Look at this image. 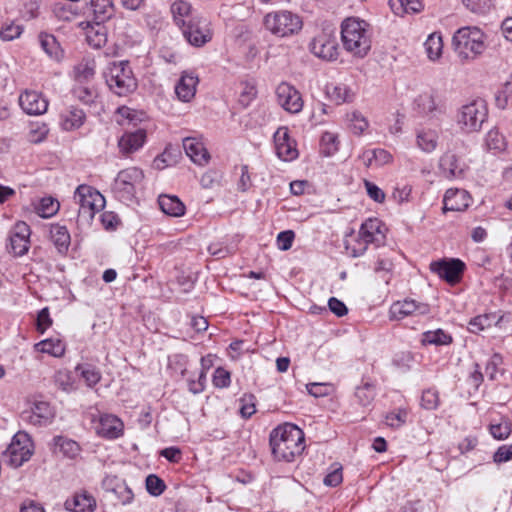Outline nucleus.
Wrapping results in <instances>:
<instances>
[{"label":"nucleus","instance_id":"1","mask_svg":"<svg viewBox=\"0 0 512 512\" xmlns=\"http://www.w3.org/2000/svg\"><path fill=\"white\" fill-rule=\"evenodd\" d=\"M270 446L276 460L293 462L305 448L304 432L291 423L279 425L270 433Z\"/></svg>","mask_w":512,"mask_h":512},{"label":"nucleus","instance_id":"2","mask_svg":"<svg viewBox=\"0 0 512 512\" xmlns=\"http://www.w3.org/2000/svg\"><path fill=\"white\" fill-rule=\"evenodd\" d=\"M343 48L353 57L364 58L371 49L369 24L356 17L345 19L341 24Z\"/></svg>","mask_w":512,"mask_h":512},{"label":"nucleus","instance_id":"3","mask_svg":"<svg viewBox=\"0 0 512 512\" xmlns=\"http://www.w3.org/2000/svg\"><path fill=\"white\" fill-rule=\"evenodd\" d=\"M487 36L476 26L459 28L453 35L452 46L462 62H471L480 57L486 50Z\"/></svg>","mask_w":512,"mask_h":512},{"label":"nucleus","instance_id":"4","mask_svg":"<svg viewBox=\"0 0 512 512\" xmlns=\"http://www.w3.org/2000/svg\"><path fill=\"white\" fill-rule=\"evenodd\" d=\"M104 77L109 89L118 96H127L137 88V81L128 61L110 63Z\"/></svg>","mask_w":512,"mask_h":512},{"label":"nucleus","instance_id":"5","mask_svg":"<svg viewBox=\"0 0 512 512\" xmlns=\"http://www.w3.org/2000/svg\"><path fill=\"white\" fill-rule=\"evenodd\" d=\"M263 24L266 30L279 38L293 36L303 27L301 17L288 10L273 11L265 15Z\"/></svg>","mask_w":512,"mask_h":512},{"label":"nucleus","instance_id":"6","mask_svg":"<svg viewBox=\"0 0 512 512\" xmlns=\"http://www.w3.org/2000/svg\"><path fill=\"white\" fill-rule=\"evenodd\" d=\"M145 175L138 167H129L118 172L112 185L114 196L121 202H132L142 186Z\"/></svg>","mask_w":512,"mask_h":512},{"label":"nucleus","instance_id":"7","mask_svg":"<svg viewBox=\"0 0 512 512\" xmlns=\"http://www.w3.org/2000/svg\"><path fill=\"white\" fill-rule=\"evenodd\" d=\"M74 200L79 205V220L86 223H90L95 214L103 210L106 204L104 196L97 189L86 184L79 185L76 188Z\"/></svg>","mask_w":512,"mask_h":512},{"label":"nucleus","instance_id":"8","mask_svg":"<svg viewBox=\"0 0 512 512\" xmlns=\"http://www.w3.org/2000/svg\"><path fill=\"white\" fill-rule=\"evenodd\" d=\"M488 117V107L481 98L472 99L462 105L457 113V124L466 133L477 132Z\"/></svg>","mask_w":512,"mask_h":512},{"label":"nucleus","instance_id":"9","mask_svg":"<svg viewBox=\"0 0 512 512\" xmlns=\"http://www.w3.org/2000/svg\"><path fill=\"white\" fill-rule=\"evenodd\" d=\"M34 445L25 432H18L12 438L5 455L10 466L18 468L28 461L33 455Z\"/></svg>","mask_w":512,"mask_h":512},{"label":"nucleus","instance_id":"10","mask_svg":"<svg viewBox=\"0 0 512 512\" xmlns=\"http://www.w3.org/2000/svg\"><path fill=\"white\" fill-rule=\"evenodd\" d=\"M184 38L195 47H202L213 37L211 22L202 16H194L189 23L181 29Z\"/></svg>","mask_w":512,"mask_h":512},{"label":"nucleus","instance_id":"11","mask_svg":"<svg viewBox=\"0 0 512 512\" xmlns=\"http://www.w3.org/2000/svg\"><path fill=\"white\" fill-rule=\"evenodd\" d=\"M30 226L18 221L9 232V243L7 245L8 252L16 257L25 255L30 248Z\"/></svg>","mask_w":512,"mask_h":512},{"label":"nucleus","instance_id":"12","mask_svg":"<svg viewBox=\"0 0 512 512\" xmlns=\"http://www.w3.org/2000/svg\"><path fill=\"white\" fill-rule=\"evenodd\" d=\"M465 264L460 259H443L433 261L430 264V270L444 279L449 284L458 283L463 275Z\"/></svg>","mask_w":512,"mask_h":512},{"label":"nucleus","instance_id":"13","mask_svg":"<svg viewBox=\"0 0 512 512\" xmlns=\"http://www.w3.org/2000/svg\"><path fill=\"white\" fill-rule=\"evenodd\" d=\"M276 97L278 104L291 114H297L303 109L304 101L301 93L287 82H282L277 86Z\"/></svg>","mask_w":512,"mask_h":512},{"label":"nucleus","instance_id":"14","mask_svg":"<svg viewBox=\"0 0 512 512\" xmlns=\"http://www.w3.org/2000/svg\"><path fill=\"white\" fill-rule=\"evenodd\" d=\"M430 312V307L426 303L417 302L413 299H404L394 302L389 309V318L391 320H402L408 316L426 315Z\"/></svg>","mask_w":512,"mask_h":512},{"label":"nucleus","instance_id":"15","mask_svg":"<svg viewBox=\"0 0 512 512\" xmlns=\"http://www.w3.org/2000/svg\"><path fill=\"white\" fill-rule=\"evenodd\" d=\"M310 51L318 58L332 61L338 55L337 42L333 36L321 32L311 41Z\"/></svg>","mask_w":512,"mask_h":512},{"label":"nucleus","instance_id":"16","mask_svg":"<svg viewBox=\"0 0 512 512\" xmlns=\"http://www.w3.org/2000/svg\"><path fill=\"white\" fill-rule=\"evenodd\" d=\"M359 234L368 245L373 244L379 247L386 241V227L378 218H369L364 221L360 226Z\"/></svg>","mask_w":512,"mask_h":512},{"label":"nucleus","instance_id":"17","mask_svg":"<svg viewBox=\"0 0 512 512\" xmlns=\"http://www.w3.org/2000/svg\"><path fill=\"white\" fill-rule=\"evenodd\" d=\"M19 105L28 115H42L48 109V100L35 90H25L19 96Z\"/></svg>","mask_w":512,"mask_h":512},{"label":"nucleus","instance_id":"18","mask_svg":"<svg viewBox=\"0 0 512 512\" xmlns=\"http://www.w3.org/2000/svg\"><path fill=\"white\" fill-rule=\"evenodd\" d=\"M147 140V131L139 128L134 131H126L118 140V148L120 153L128 157L139 151Z\"/></svg>","mask_w":512,"mask_h":512},{"label":"nucleus","instance_id":"19","mask_svg":"<svg viewBox=\"0 0 512 512\" xmlns=\"http://www.w3.org/2000/svg\"><path fill=\"white\" fill-rule=\"evenodd\" d=\"M52 417V408L46 401H35L30 409L23 411L21 414L23 421L34 426L46 425Z\"/></svg>","mask_w":512,"mask_h":512},{"label":"nucleus","instance_id":"20","mask_svg":"<svg viewBox=\"0 0 512 512\" xmlns=\"http://www.w3.org/2000/svg\"><path fill=\"white\" fill-rule=\"evenodd\" d=\"M276 153L284 161H291L297 158L298 150L296 143L290 138L288 129L280 127L274 134Z\"/></svg>","mask_w":512,"mask_h":512},{"label":"nucleus","instance_id":"21","mask_svg":"<svg viewBox=\"0 0 512 512\" xmlns=\"http://www.w3.org/2000/svg\"><path fill=\"white\" fill-rule=\"evenodd\" d=\"M471 196L464 189L450 188L446 190L443 197V212L465 211L471 204Z\"/></svg>","mask_w":512,"mask_h":512},{"label":"nucleus","instance_id":"22","mask_svg":"<svg viewBox=\"0 0 512 512\" xmlns=\"http://www.w3.org/2000/svg\"><path fill=\"white\" fill-rule=\"evenodd\" d=\"M124 424L112 414H102L96 426V433L106 439H117L123 435Z\"/></svg>","mask_w":512,"mask_h":512},{"label":"nucleus","instance_id":"23","mask_svg":"<svg viewBox=\"0 0 512 512\" xmlns=\"http://www.w3.org/2000/svg\"><path fill=\"white\" fill-rule=\"evenodd\" d=\"M199 83L198 77L192 72H183L175 85V93L182 102H190L195 94Z\"/></svg>","mask_w":512,"mask_h":512},{"label":"nucleus","instance_id":"24","mask_svg":"<svg viewBox=\"0 0 512 512\" xmlns=\"http://www.w3.org/2000/svg\"><path fill=\"white\" fill-rule=\"evenodd\" d=\"M85 9V13L91 15L96 24L109 20L114 14L112 0H89Z\"/></svg>","mask_w":512,"mask_h":512},{"label":"nucleus","instance_id":"25","mask_svg":"<svg viewBox=\"0 0 512 512\" xmlns=\"http://www.w3.org/2000/svg\"><path fill=\"white\" fill-rule=\"evenodd\" d=\"M440 170L447 179L462 178L465 172V164L453 153H445L440 158Z\"/></svg>","mask_w":512,"mask_h":512},{"label":"nucleus","instance_id":"26","mask_svg":"<svg viewBox=\"0 0 512 512\" xmlns=\"http://www.w3.org/2000/svg\"><path fill=\"white\" fill-rule=\"evenodd\" d=\"M183 148L187 156L197 165H206L210 155L203 143L196 138L187 137L183 140Z\"/></svg>","mask_w":512,"mask_h":512},{"label":"nucleus","instance_id":"27","mask_svg":"<svg viewBox=\"0 0 512 512\" xmlns=\"http://www.w3.org/2000/svg\"><path fill=\"white\" fill-rule=\"evenodd\" d=\"M64 506L72 512H93L96 507V501L88 492L80 491L67 499Z\"/></svg>","mask_w":512,"mask_h":512},{"label":"nucleus","instance_id":"28","mask_svg":"<svg viewBox=\"0 0 512 512\" xmlns=\"http://www.w3.org/2000/svg\"><path fill=\"white\" fill-rule=\"evenodd\" d=\"M325 92L330 101L336 105L350 103L354 99V92L349 86L343 83H330L325 87Z\"/></svg>","mask_w":512,"mask_h":512},{"label":"nucleus","instance_id":"29","mask_svg":"<svg viewBox=\"0 0 512 512\" xmlns=\"http://www.w3.org/2000/svg\"><path fill=\"white\" fill-rule=\"evenodd\" d=\"M50 240L56 247L57 251L65 254L70 246L71 237L66 226L60 224H52L50 226Z\"/></svg>","mask_w":512,"mask_h":512},{"label":"nucleus","instance_id":"30","mask_svg":"<svg viewBox=\"0 0 512 512\" xmlns=\"http://www.w3.org/2000/svg\"><path fill=\"white\" fill-rule=\"evenodd\" d=\"M86 119V115L82 109L71 107L61 113L60 124L63 130L72 131L80 128Z\"/></svg>","mask_w":512,"mask_h":512},{"label":"nucleus","instance_id":"31","mask_svg":"<svg viewBox=\"0 0 512 512\" xmlns=\"http://www.w3.org/2000/svg\"><path fill=\"white\" fill-rule=\"evenodd\" d=\"M192 5L184 0H176L171 5L173 21L180 29L189 23V19L195 15L192 13Z\"/></svg>","mask_w":512,"mask_h":512},{"label":"nucleus","instance_id":"32","mask_svg":"<svg viewBox=\"0 0 512 512\" xmlns=\"http://www.w3.org/2000/svg\"><path fill=\"white\" fill-rule=\"evenodd\" d=\"M415 107L419 113L430 115L436 111H442L441 105L437 101V95L433 91H427L419 94L414 101Z\"/></svg>","mask_w":512,"mask_h":512},{"label":"nucleus","instance_id":"33","mask_svg":"<svg viewBox=\"0 0 512 512\" xmlns=\"http://www.w3.org/2000/svg\"><path fill=\"white\" fill-rule=\"evenodd\" d=\"M361 159L366 167H380L392 162L391 153L382 148L366 150L362 153Z\"/></svg>","mask_w":512,"mask_h":512},{"label":"nucleus","instance_id":"34","mask_svg":"<svg viewBox=\"0 0 512 512\" xmlns=\"http://www.w3.org/2000/svg\"><path fill=\"white\" fill-rule=\"evenodd\" d=\"M161 210L172 217H181L185 213V205L176 196L161 195L158 200Z\"/></svg>","mask_w":512,"mask_h":512},{"label":"nucleus","instance_id":"35","mask_svg":"<svg viewBox=\"0 0 512 512\" xmlns=\"http://www.w3.org/2000/svg\"><path fill=\"white\" fill-rule=\"evenodd\" d=\"M420 342L424 346H448L452 344L453 337L448 332L439 328L422 333Z\"/></svg>","mask_w":512,"mask_h":512},{"label":"nucleus","instance_id":"36","mask_svg":"<svg viewBox=\"0 0 512 512\" xmlns=\"http://www.w3.org/2000/svg\"><path fill=\"white\" fill-rule=\"evenodd\" d=\"M39 42L42 50L53 60L60 61L63 57V50L56 38L47 33H40Z\"/></svg>","mask_w":512,"mask_h":512},{"label":"nucleus","instance_id":"37","mask_svg":"<svg viewBox=\"0 0 512 512\" xmlns=\"http://www.w3.org/2000/svg\"><path fill=\"white\" fill-rule=\"evenodd\" d=\"M96 64L93 59H84L74 67L76 83H89L95 75Z\"/></svg>","mask_w":512,"mask_h":512},{"label":"nucleus","instance_id":"38","mask_svg":"<svg viewBox=\"0 0 512 512\" xmlns=\"http://www.w3.org/2000/svg\"><path fill=\"white\" fill-rule=\"evenodd\" d=\"M55 449H58L63 456L68 458H75L80 452L79 444L72 440L63 436H56L53 439Z\"/></svg>","mask_w":512,"mask_h":512},{"label":"nucleus","instance_id":"39","mask_svg":"<svg viewBox=\"0 0 512 512\" xmlns=\"http://www.w3.org/2000/svg\"><path fill=\"white\" fill-rule=\"evenodd\" d=\"M35 349L54 357H61L65 353V344L60 339H45L35 344Z\"/></svg>","mask_w":512,"mask_h":512},{"label":"nucleus","instance_id":"40","mask_svg":"<svg viewBox=\"0 0 512 512\" xmlns=\"http://www.w3.org/2000/svg\"><path fill=\"white\" fill-rule=\"evenodd\" d=\"M346 119L348 122V128L354 135H362L369 127L367 118L359 111L355 110L347 113Z\"/></svg>","mask_w":512,"mask_h":512},{"label":"nucleus","instance_id":"41","mask_svg":"<svg viewBox=\"0 0 512 512\" xmlns=\"http://www.w3.org/2000/svg\"><path fill=\"white\" fill-rule=\"evenodd\" d=\"M427 56L430 60L439 59L443 51V40L440 33L434 32L430 34L424 43Z\"/></svg>","mask_w":512,"mask_h":512},{"label":"nucleus","instance_id":"42","mask_svg":"<svg viewBox=\"0 0 512 512\" xmlns=\"http://www.w3.org/2000/svg\"><path fill=\"white\" fill-rule=\"evenodd\" d=\"M74 96L86 105H90L97 98V90L89 83H76L73 88Z\"/></svg>","mask_w":512,"mask_h":512},{"label":"nucleus","instance_id":"43","mask_svg":"<svg viewBox=\"0 0 512 512\" xmlns=\"http://www.w3.org/2000/svg\"><path fill=\"white\" fill-rule=\"evenodd\" d=\"M87 42L93 48H101L107 42V32L104 26L96 24L87 30L86 33Z\"/></svg>","mask_w":512,"mask_h":512},{"label":"nucleus","instance_id":"44","mask_svg":"<svg viewBox=\"0 0 512 512\" xmlns=\"http://www.w3.org/2000/svg\"><path fill=\"white\" fill-rule=\"evenodd\" d=\"M438 135L434 130H421L417 133L418 147L427 153L435 150L437 147Z\"/></svg>","mask_w":512,"mask_h":512},{"label":"nucleus","instance_id":"45","mask_svg":"<svg viewBox=\"0 0 512 512\" xmlns=\"http://www.w3.org/2000/svg\"><path fill=\"white\" fill-rule=\"evenodd\" d=\"M389 4L396 14H399L400 10L405 13H417L423 8L420 0H390Z\"/></svg>","mask_w":512,"mask_h":512},{"label":"nucleus","instance_id":"46","mask_svg":"<svg viewBox=\"0 0 512 512\" xmlns=\"http://www.w3.org/2000/svg\"><path fill=\"white\" fill-rule=\"evenodd\" d=\"M494 318L492 314L477 315L469 321L467 329L471 333L479 334L492 326Z\"/></svg>","mask_w":512,"mask_h":512},{"label":"nucleus","instance_id":"47","mask_svg":"<svg viewBox=\"0 0 512 512\" xmlns=\"http://www.w3.org/2000/svg\"><path fill=\"white\" fill-rule=\"evenodd\" d=\"M59 202L52 197H44L36 207L37 214L42 218H50L59 210Z\"/></svg>","mask_w":512,"mask_h":512},{"label":"nucleus","instance_id":"48","mask_svg":"<svg viewBox=\"0 0 512 512\" xmlns=\"http://www.w3.org/2000/svg\"><path fill=\"white\" fill-rule=\"evenodd\" d=\"M368 244L361 239L360 234L345 240V249L351 257H360L364 255L368 248Z\"/></svg>","mask_w":512,"mask_h":512},{"label":"nucleus","instance_id":"49","mask_svg":"<svg viewBox=\"0 0 512 512\" xmlns=\"http://www.w3.org/2000/svg\"><path fill=\"white\" fill-rule=\"evenodd\" d=\"M485 144L489 150L503 151L506 148L505 137L494 128L488 131L485 137Z\"/></svg>","mask_w":512,"mask_h":512},{"label":"nucleus","instance_id":"50","mask_svg":"<svg viewBox=\"0 0 512 512\" xmlns=\"http://www.w3.org/2000/svg\"><path fill=\"white\" fill-rule=\"evenodd\" d=\"M495 101L496 106L500 109H505L509 104H512V79L506 81L498 90Z\"/></svg>","mask_w":512,"mask_h":512},{"label":"nucleus","instance_id":"51","mask_svg":"<svg viewBox=\"0 0 512 512\" xmlns=\"http://www.w3.org/2000/svg\"><path fill=\"white\" fill-rule=\"evenodd\" d=\"M421 407L426 410H435L440 404L439 392L435 388L423 390L421 395Z\"/></svg>","mask_w":512,"mask_h":512},{"label":"nucleus","instance_id":"52","mask_svg":"<svg viewBox=\"0 0 512 512\" xmlns=\"http://www.w3.org/2000/svg\"><path fill=\"white\" fill-rule=\"evenodd\" d=\"M489 431L495 439L504 440L511 434V422L508 418H502L499 423L490 424Z\"/></svg>","mask_w":512,"mask_h":512},{"label":"nucleus","instance_id":"53","mask_svg":"<svg viewBox=\"0 0 512 512\" xmlns=\"http://www.w3.org/2000/svg\"><path fill=\"white\" fill-rule=\"evenodd\" d=\"M77 371H80L82 378L89 387L95 386L101 379L100 371L91 365H78Z\"/></svg>","mask_w":512,"mask_h":512},{"label":"nucleus","instance_id":"54","mask_svg":"<svg viewBox=\"0 0 512 512\" xmlns=\"http://www.w3.org/2000/svg\"><path fill=\"white\" fill-rule=\"evenodd\" d=\"M407 411L405 409H397L385 416V424L391 428L398 429L406 423Z\"/></svg>","mask_w":512,"mask_h":512},{"label":"nucleus","instance_id":"55","mask_svg":"<svg viewBox=\"0 0 512 512\" xmlns=\"http://www.w3.org/2000/svg\"><path fill=\"white\" fill-rule=\"evenodd\" d=\"M145 484L148 493L152 496H159L166 489L164 481L155 474L148 475Z\"/></svg>","mask_w":512,"mask_h":512},{"label":"nucleus","instance_id":"56","mask_svg":"<svg viewBox=\"0 0 512 512\" xmlns=\"http://www.w3.org/2000/svg\"><path fill=\"white\" fill-rule=\"evenodd\" d=\"M112 493L116 496L122 505L131 504L134 499V494L131 488L128 487L124 480L120 482L119 486H116Z\"/></svg>","mask_w":512,"mask_h":512},{"label":"nucleus","instance_id":"57","mask_svg":"<svg viewBox=\"0 0 512 512\" xmlns=\"http://www.w3.org/2000/svg\"><path fill=\"white\" fill-rule=\"evenodd\" d=\"M355 396L362 406H368L374 399L375 393L372 385L366 383L361 387H358Z\"/></svg>","mask_w":512,"mask_h":512},{"label":"nucleus","instance_id":"58","mask_svg":"<svg viewBox=\"0 0 512 512\" xmlns=\"http://www.w3.org/2000/svg\"><path fill=\"white\" fill-rule=\"evenodd\" d=\"M503 364V357L499 353H494L487 361L485 372L491 381L496 380L500 366Z\"/></svg>","mask_w":512,"mask_h":512},{"label":"nucleus","instance_id":"59","mask_svg":"<svg viewBox=\"0 0 512 512\" xmlns=\"http://www.w3.org/2000/svg\"><path fill=\"white\" fill-rule=\"evenodd\" d=\"M495 0H462V3L472 12L486 13L494 6Z\"/></svg>","mask_w":512,"mask_h":512},{"label":"nucleus","instance_id":"60","mask_svg":"<svg viewBox=\"0 0 512 512\" xmlns=\"http://www.w3.org/2000/svg\"><path fill=\"white\" fill-rule=\"evenodd\" d=\"M321 145L325 155H332L338 150V138L334 133L325 132L321 136Z\"/></svg>","mask_w":512,"mask_h":512},{"label":"nucleus","instance_id":"61","mask_svg":"<svg viewBox=\"0 0 512 512\" xmlns=\"http://www.w3.org/2000/svg\"><path fill=\"white\" fill-rule=\"evenodd\" d=\"M212 382L217 388H227L231 384V374L225 368L218 367L214 371Z\"/></svg>","mask_w":512,"mask_h":512},{"label":"nucleus","instance_id":"62","mask_svg":"<svg viewBox=\"0 0 512 512\" xmlns=\"http://www.w3.org/2000/svg\"><path fill=\"white\" fill-rule=\"evenodd\" d=\"M49 129L45 124L32 127L28 133V140L31 143L38 144L44 141L48 135Z\"/></svg>","mask_w":512,"mask_h":512},{"label":"nucleus","instance_id":"63","mask_svg":"<svg viewBox=\"0 0 512 512\" xmlns=\"http://www.w3.org/2000/svg\"><path fill=\"white\" fill-rule=\"evenodd\" d=\"M412 192V187L408 184L397 185L392 193L393 199L401 204L409 201Z\"/></svg>","mask_w":512,"mask_h":512},{"label":"nucleus","instance_id":"64","mask_svg":"<svg viewBox=\"0 0 512 512\" xmlns=\"http://www.w3.org/2000/svg\"><path fill=\"white\" fill-rule=\"evenodd\" d=\"M51 325L52 319L50 317L49 309L45 307L38 312L36 320L37 331L44 333Z\"/></svg>","mask_w":512,"mask_h":512}]
</instances>
